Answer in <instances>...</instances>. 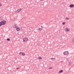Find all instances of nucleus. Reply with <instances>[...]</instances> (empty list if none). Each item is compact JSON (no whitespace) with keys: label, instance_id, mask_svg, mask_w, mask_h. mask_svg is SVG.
Instances as JSON below:
<instances>
[{"label":"nucleus","instance_id":"obj_1","mask_svg":"<svg viewBox=\"0 0 74 74\" xmlns=\"http://www.w3.org/2000/svg\"><path fill=\"white\" fill-rule=\"evenodd\" d=\"M1 23L2 24V25H5V23H6V21L4 20H2L1 21Z\"/></svg>","mask_w":74,"mask_h":74},{"label":"nucleus","instance_id":"obj_2","mask_svg":"<svg viewBox=\"0 0 74 74\" xmlns=\"http://www.w3.org/2000/svg\"><path fill=\"white\" fill-rule=\"evenodd\" d=\"M63 53L64 55H67L69 54V53L68 51H64Z\"/></svg>","mask_w":74,"mask_h":74},{"label":"nucleus","instance_id":"obj_3","mask_svg":"<svg viewBox=\"0 0 74 74\" xmlns=\"http://www.w3.org/2000/svg\"><path fill=\"white\" fill-rule=\"evenodd\" d=\"M23 40L24 42H26V41H27V40H28V38H25L23 39Z\"/></svg>","mask_w":74,"mask_h":74},{"label":"nucleus","instance_id":"obj_4","mask_svg":"<svg viewBox=\"0 0 74 74\" xmlns=\"http://www.w3.org/2000/svg\"><path fill=\"white\" fill-rule=\"evenodd\" d=\"M22 10V8H20L19 9H18L17 11H16V12H20Z\"/></svg>","mask_w":74,"mask_h":74},{"label":"nucleus","instance_id":"obj_5","mask_svg":"<svg viewBox=\"0 0 74 74\" xmlns=\"http://www.w3.org/2000/svg\"><path fill=\"white\" fill-rule=\"evenodd\" d=\"M15 28L17 32H18V31H19L20 29H19V27H17Z\"/></svg>","mask_w":74,"mask_h":74},{"label":"nucleus","instance_id":"obj_6","mask_svg":"<svg viewBox=\"0 0 74 74\" xmlns=\"http://www.w3.org/2000/svg\"><path fill=\"white\" fill-rule=\"evenodd\" d=\"M69 7L71 8L74 7V4H71L70 5Z\"/></svg>","mask_w":74,"mask_h":74},{"label":"nucleus","instance_id":"obj_7","mask_svg":"<svg viewBox=\"0 0 74 74\" xmlns=\"http://www.w3.org/2000/svg\"><path fill=\"white\" fill-rule=\"evenodd\" d=\"M68 31H69V28H66L65 29V32H68Z\"/></svg>","mask_w":74,"mask_h":74},{"label":"nucleus","instance_id":"obj_8","mask_svg":"<svg viewBox=\"0 0 74 74\" xmlns=\"http://www.w3.org/2000/svg\"><path fill=\"white\" fill-rule=\"evenodd\" d=\"M39 30H42V28H38Z\"/></svg>","mask_w":74,"mask_h":74},{"label":"nucleus","instance_id":"obj_9","mask_svg":"<svg viewBox=\"0 0 74 74\" xmlns=\"http://www.w3.org/2000/svg\"><path fill=\"white\" fill-rule=\"evenodd\" d=\"M63 70H61L59 72V73H62Z\"/></svg>","mask_w":74,"mask_h":74},{"label":"nucleus","instance_id":"obj_10","mask_svg":"<svg viewBox=\"0 0 74 74\" xmlns=\"http://www.w3.org/2000/svg\"><path fill=\"white\" fill-rule=\"evenodd\" d=\"M14 27H15V28H16V27H17V26H16V24H14Z\"/></svg>","mask_w":74,"mask_h":74},{"label":"nucleus","instance_id":"obj_11","mask_svg":"<svg viewBox=\"0 0 74 74\" xmlns=\"http://www.w3.org/2000/svg\"><path fill=\"white\" fill-rule=\"evenodd\" d=\"M3 26V25L2 24V23H1V22H0V26Z\"/></svg>","mask_w":74,"mask_h":74},{"label":"nucleus","instance_id":"obj_12","mask_svg":"<svg viewBox=\"0 0 74 74\" xmlns=\"http://www.w3.org/2000/svg\"><path fill=\"white\" fill-rule=\"evenodd\" d=\"M69 65H71V62H69Z\"/></svg>","mask_w":74,"mask_h":74},{"label":"nucleus","instance_id":"obj_13","mask_svg":"<svg viewBox=\"0 0 74 74\" xmlns=\"http://www.w3.org/2000/svg\"><path fill=\"white\" fill-rule=\"evenodd\" d=\"M3 18L2 17H0V21H1V20H2V19H3Z\"/></svg>","mask_w":74,"mask_h":74},{"label":"nucleus","instance_id":"obj_14","mask_svg":"<svg viewBox=\"0 0 74 74\" xmlns=\"http://www.w3.org/2000/svg\"><path fill=\"white\" fill-rule=\"evenodd\" d=\"M38 59H42V58L41 57H39L38 58Z\"/></svg>","mask_w":74,"mask_h":74},{"label":"nucleus","instance_id":"obj_15","mask_svg":"<svg viewBox=\"0 0 74 74\" xmlns=\"http://www.w3.org/2000/svg\"><path fill=\"white\" fill-rule=\"evenodd\" d=\"M53 68V67H50L48 68V69H52V68Z\"/></svg>","mask_w":74,"mask_h":74},{"label":"nucleus","instance_id":"obj_16","mask_svg":"<svg viewBox=\"0 0 74 74\" xmlns=\"http://www.w3.org/2000/svg\"><path fill=\"white\" fill-rule=\"evenodd\" d=\"M22 55H25V53H22Z\"/></svg>","mask_w":74,"mask_h":74},{"label":"nucleus","instance_id":"obj_17","mask_svg":"<svg viewBox=\"0 0 74 74\" xmlns=\"http://www.w3.org/2000/svg\"><path fill=\"white\" fill-rule=\"evenodd\" d=\"M7 41H10V38H7Z\"/></svg>","mask_w":74,"mask_h":74},{"label":"nucleus","instance_id":"obj_18","mask_svg":"<svg viewBox=\"0 0 74 74\" xmlns=\"http://www.w3.org/2000/svg\"><path fill=\"white\" fill-rule=\"evenodd\" d=\"M51 60H53V59H55V58H51Z\"/></svg>","mask_w":74,"mask_h":74},{"label":"nucleus","instance_id":"obj_19","mask_svg":"<svg viewBox=\"0 0 74 74\" xmlns=\"http://www.w3.org/2000/svg\"><path fill=\"white\" fill-rule=\"evenodd\" d=\"M19 54V55H22V52H20Z\"/></svg>","mask_w":74,"mask_h":74},{"label":"nucleus","instance_id":"obj_20","mask_svg":"<svg viewBox=\"0 0 74 74\" xmlns=\"http://www.w3.org/2000/svg\"><path fill=\"white\" fill-rule=\"evenodd\" d=\"M66 19H67V20H69V18H66Z\"/></svg>","mask_w":74,"mask_h":74},{"label":"nucleus","instance_id":"obj_21","mask_svg":"<svg viewBox=\"0 0 74 74\" xmlns=\"http://www.w3.org/2000/svg\"><path fill=\"white\" fill-rule=\"evenodd\" d=\"M44 0H40L41 1H44Z\"/></svg>","mask_w":74,"mask_h":74},{"label":"nucleus","instance_id":"obj_22","mask_svg":"<svg viewBox=\"0 0 74 74\" xmlns=\"http://www.w3.org/2000/svg\"><path fill=\"white\" fill-rule=\"evenodd\" d=\"M63 25H64V24H65V23H62Z\"/></svg>","mask_w":74,"mask_h":74},{"label":"nucleus","instance_id":"obj_23","mask_svg":"<svg viewBox=\"0 0 74 74\" xmlns=\"http://www.w3.org/2000/svg\"><path fill=\"white\" fill-rule=\"evenodd\" d=\"M19 69V68H17L16 69H17V70H18V69Z\"/></svg>","mask_w":74,"mask_h":74},{"label":"nucleus","instance_id":"obj_24","mask_svg":"<svg viewBox=\"0 0 74 74\" xmlns=\"http://www.w3.org/2000/svg\"><path fill=\"white\" fill-rule=\"evenodd\" d=\"M1 6V4L0 3V7Z\"/></svg>","mask_w":74,"mask_h":74},{"label":"nucleus","instance_id":"obj_25","mask_svg":"<svg viewBox=\"0 0 74 74\" xmlns=\"http://www.w3.org/2000/svg\"><path fill=\"white\" fill-rule=\"evenodd\" d=\"M41 27H42V26H41Z\"/></svg>","mask_w":74,"mask_h":74}]
</instances>
